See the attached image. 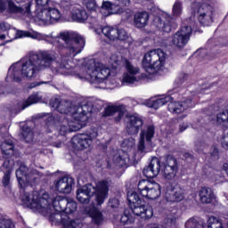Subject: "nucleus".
Here are the masks:
<instances>
[{"label": "nucleus", "mask_w": 228, "mask_h": 228, "mask_svg": "<svg viewBox=\"0 0 228 228\" xmlns=\"http://www.w3.org/2000/svg\"><path fill=\"white\" fill-rule=\"evenodd\" d=\"M21 136L27 143L33 142V132L31 131V128L28 126H24V129L21 132Z\"/></svg>", "instance_id": "38"}, {"label": "nucleus", "mask_w": 228, "mask_h": 228, "mask_svg": "<svg viewBox=\"0 0 228 228\" xmlns=\"http://www.w3.org/2000/svg\"><path fill=\"white\" fill-rule=\"evenodd\" d=\"M160 170L161 162L159 161V159L153 158L150 165L143 169L142 173L145 177L151 179L152 177H156Z\"/></svg>", "instance_id": "22"}, {"label": "nucleus", "mask_w": 228, "mask_h": 228, "mask_svg": "<svg viewBox=\"0 0 228 228\" xmlns=\"http://www.w3.org/2000/svg\"><path fill=\"white\" fill-rule=\"evenodd\" d=\"M186 156H190V154H186Z\"/></svg>", "instance_id": "58"}, {"label": "nucleus", "mask_w": 228, "mask_h": 228, "mask_svg": "<svg viewBox=\"0 0 228 228\" xmlns=\"http://www.w3.org/2000/svg\"><path fill=\"white\" fill-rule=\"evenodd\" d=\"M217 122L224 127H228V111H223L218 113Z\"/></svg>", "instance_id": "37"}, {"label": "nucleus", "mask_w": 228, "mask_h": 228, "mask_svg": "<svg viewBox=\"0 0 228 228\" xmlns=\"http://www.w3.org/2000/svg\"><path fill=\"white\" fill-rule=\"evenodd\" d=\"M187 128H188V125L184 123L180 125V133H183V131H186Z\"/></svg>", "instance_id": "51"}, {"label": "nucleus", "mask_w": 228, "mask_h": 228, "mask_svg": "<svg viewBox=\"0 0 228 228\" xmlns=\"http://www.w3.org/2000/svg\"><path fill=\"white\" fill-rule=\"evenodd\" d=\"M174 96H162L157 100H151L148 102V106L149 108H153V110H159V108H161V106H165L167 102H169L168 110L176 115L186 111L188 108H193V102H191V99H188V96H183V99L185 100L181 102H174Z\"/></svg>", "instance_id": "7"}, {"label": "nucleus", "mask_w": 228, "mask_h": 228, "mask_svg": "<svg viewBox=\"0 0 228 228\" xmlns=\"http://www.w3.org/2000/svg\"><path fill=\"white\" fill-rule=\"evenodd\" d=\"M0 228H15V224L12 220L0 216Z\"/></svg>", "instance_id": "41"}, {"label": "nucleus", "mask_w": 228, "mask_h": 228, "mask_svg": "<svg viewBox=\"0 0 228 228\" xmlns=\"http://www.w3.org/2000/svg\"><path fill=\"white\" fill-rule=\"evenodd\" d=\"M120 222L124 225H130L131 224H134V217L129 214V211L126 210L120 217Z\"/></svg>", "instance_id": "36"}, {"label": "nucleus", "mask_w": 228, "mask_h": 228, "mask_svg": "<svg viewBox=\"0 0 228 228\" xmlns=\"http://www.w3.org/2000/svg\"><path fill=\"white\" fill-rule=\"evenodd\" d=\"M201 54H206V50H201Z\"/></svg>", "instance_id": "57"}, {"label": "nucleus", "mask_w": 228, "mask_h": 228, "mask_svg": "<svg viewBox=\"0 0 228 228\" xmlns=\"http://www.w3.org/2000/svg\"><path fill=\"white\" fill-rule=\"evenodd\" d=\"M34 38V40H45L63 51L64 55L60 61H56L58 54L53 50H43L37 53H30L26 59L13 63L8 70L6 81L12 83L26 79H33L37 76L40 70L52 69L53 72L61 74V76H77L79 79L89 81L94 85L95 88L105 90L108 87V81L117 76L118 53H114L110 58L111 67L92 60L87 67L80 69L73 66L69 62L74 56L81 53L85 49V37L74 32L64 31L57 36L53 34L45 35L37 31L18 30L16 38ZM77 70L79 72L77 73Z\"/></svg>", "instance_id": "1"}, {"label": "nucleus", "mask_w": 228, "mask_h": 228, "mask_svg": "<svg viewBox=\"0 0 228 228\" xmlns=\"http://www.w3.org/2000/svg\"><path fill=\"white\" fill-rule=\"evenodd\" d=\"M199 197L202 204H211L215 200L213 190L208 187H203L199 191Z\"/></svg>", "instance_id": "24"}, {"label": "nucleus", "mask_w": 228, "mask_h": 228, "mask_svg": "<svg viewBox=\"0 0 228 228\" xmlns=\"http://www.w3.org/2000/svg\"><path fill=\"white\" fill-rule=\"evenodd\" d=\"M165 200L167 202H181L184 200L183 190L175 189L173 186H167L165 189Z\"/></svg>", "instance_id": "21"}, {"label": "nucleus", "mask_w": 228, "mask_h": 228, "mask_svg": "<svg viewBox=\"0 0 228 228\" xmlns=\"http://www.w3.org/2000/svg\"><path fill=\"white\" fill-rule=\"evenodd\" d=\"M21 201L27 208L42 215H49L50 221L55 225H62L63 228H82L83 224L79 220H72L64 214L67 198L53 196L49 199L47 192L33 191L25 192L20 196Z\"/></svg>", "instance_id": "2"}, {"label": "nucleus", "mask_w": 228, "mask_h": 228, "mask_svg": "<svg viewBox=\"0 0 228 228\" xmlns=\"http://www.w3.org/2000/svg\"><path fill=\"white\" fill-rule=\"evenodd\" d=\"M120 6H129V4L131 3L130 0H116Z\"/></svg>", "instance_id": "48"}, {"label": "nucleus", "mask_w": 228, "mask_h": 228, "mask_svg": "<svg viewBox=\"0 0 228 228\" xmlns=\"http://www.w3.org/2000/svg\"><path fill=\"white\" fill-rule=\"evenodd\" d=\"M118 39L121 41H127L128 45H131V37L127 35V32L126 30L120 28L118 29Z\"/></svg>", "instance_id": "40"}, {"label": "nucleus", "mask_w": 228, "mask_h": 228, "mask_svg": "<svg viewBox=\"0 0 228 228\" xmlns=\"http://www.w3.org/2000/svg\"><path fill=\"white\" fill-rule=\"evenodd\" d=\"M106 117H110V115H117L115 117L116 122H120L124 117H126V131L129 134H138L139 129L143 126V120L140 116L129 115L127 113V109L124 105H112L105 109Z\"/></svg>", "instance_id": "6"}, {"label": "nucleus", "mask_w": 228, "mask_h": 228, "mask_svg": "<svg viewBox=\"0 0 228 228\" xmlns=\"http://www.w3.org/2000/svg\"><path fill=\"white\" fill-rule=\"evenodd\" d=\"M191 36V27L184 26L182 27L180 30H178L172 38L173 45L175 47H184L186 44H188V40H190V37Z\"/></svg>", "instance_id": "18"}, {"label": "nucleus", "mask_w": 228, "mask_h": 228, "mask_svg": "<svg viewBox=\"0 0 228 228\" xmlns=\"http://www.w3.org/2000/svg\"><path fill=\"white\" fill-rule=\"evenodd\" d=\"M40 85H47V82H39V83L31 84L30 88H35V86H40Z\"/></svg>", "instance_id": "50"}, {"label": "nucleus", "mask_w": 228, "mask_h": 228, "mask_svg": "<svg viewBox=\"0 0 228 228\" xmlns=\"http://www.w3.org/2000/svg\"><path fill=\"white\" fill-rule=\"evenodd\" d=\"M2 153L4 158L13 156V142L12 140H5L1 144Z\"/></svg>", "instance_id": "32"}, {"label": "nucleus", "mask_w": 228, "mask_h": 228, "mask_svg": "<svg viewBox=\"0 0 228 228\" xmlns=\"http://www.w3.org/2000/svg\"><path fill=\"white\" fill-rule=\"evenodd\" d=\"M212 181H215L216 183H224V178L220 176L218 174L212 176Z\"/></svg>", "instance_id": "47"}, {"label": "nucleus", "mask_w": 228, "mask_h": 228, "mask_svg": "<svg viewBox=\"0 0 228 228\" xmlns=\"http://www.w3.org/2000/svg\"><path fill=\"white\" fill-rule=\"evenodd\" d=\"M172 13L174 17H180L183 14V2L176 0L173 5Z\"/></svg>", "instance_id": "35"}, {"label": "nucleus", "mask_w": 228, "mask_h": 228, "mask_svg": "<svg viewBox=\"0 0 228 228\" xmlns=\"http://www.w3.org/2000/svg\"><path fill=\"white\" fill-rule=\"evenodd\" d=\"M77 210V203L72 199H67V203L64 207V215H72Z\"/></svg>", "instance_id": "34"}, {"label": "nucleus", "mask_w": 228, "mask_h": 228, "mask_svg": "<svg viewBox=\"0 0 228 228\" xmlns=\"http://www.w3.org/2000/svg\"><path fill=\"white\" fill-rule=\"evenodd\" d=\"M6 39V35L2 34L0 35V40H5Z\"/></svg>", "instance_id": "53"}, {"label": "nucleus", "mask_w": 228, "mask_h": 228, "mask_svg": "<svg viewBox=\"0 0 228 228\" xmlns=\"http://www.w3.org/2000/svg\"><path fill=\"white\" fill-rule=\"evenodd\" d=\"M6 44V42L3 41L0 43V45H4Z\"/></svg>", "instance_id": "55"}, {"label": "nucleus", "mask_w": 228, "mask_h": 228, "mask_svg": "<svg viewBox=\"0 0 228 228\" xmlns=\"http://www.w3.org/2000/svg\"><path fill=\"white\" fill-rule=\"evenodd\" d=\"M177 170V159L172 156L166 157L162 167V173L165 179H167V181H173V179H175Z\"/></svg>", "instance_id": "17"}, {"label": "nucleus", "mask_w": 228, "mask_h": 228, "mask_svg": "<svg viewBox=\"0 0 228 228\" xmlns=\"http://www.w3.org/2000/svg\"><path fill=\"white\" fill-rule=\"evenodd\" d=\"M184 227L185 228H206V222L197 217H191L185 222Z\"/></svg>", "instance_id": "30"}, {"label": "nucleus", "mask_w": 228, "mask_h": 228, "mask_svg": "<svg viewBox=\"0 0 228 228\" xmlns=\"http://www.w3.org/2000/svg\"><path fill=\"white\" fill-rule=\"evenodd\" d=\"M61 6L63 8L66 15L72 17V19L77 22H85V20L88 19L86 11L81 8V5L72 4L70 0H62Z\"/></svg>", "instance_id": "15"}, {"label": "nucleus", "mask_w": 228, "mask_h": 228, "mask_svg": "<svg viewBox=\"0 0 228 228\" xmlns=\"http://www.w3.org/2000/svg\"><path fill=\"white\" fill-rule=\"evenodd\" d=\"M85 4L89 12H95L97 10V4L95 3V0H86Z\"/></svg>", "instance_id": "42"}, {"label": "nucleus", "mask_w": 228, "mask_h": 228, "mask_svg": "<svg viewBox=\"0 0 228 228\" xmlns=\"http://www.w3.org/2000/svg\"><path fill=\"white\" fill-rule=\"evenodd\" d=\"M198 19L202 26H211L213 24V12L207 6L198 8Z\"/></svg>", "instance_id": "23"}, {"label": "nucleus", "mask_w": 228, "mask_h": 228, "mask_svg": "<svg viewBox=\"0 0 228 228\" xmlns=\"http://www.w3.org/2000/svg\"><path fill=\"white\" fill-rule=\"evenodd\" d=\"M63 145V143L60 142V143H57L55 145V147H57V149H60V147H61Z\"/></svg>", "instance_id": "54"}, {"label": "nucleus", "mask_w": 228, "mask_h": 228, "mask_svg": "<svg viewBox=\"0 0 228 228\" xmlns=\"http://www.w3.org/2000/svg\"><path fill=\"white\" fill-rule=\"evenodd\" d=\"M86 213L89 214V216L92 218V222L94 225H102V224H104V216H102V212H101V210L95 208L91 209L86 208Z\"/></svg>", "instance_id": "26"}, {"label": "nucleus", "mask_w": 228, "mask_h": 228, "mask_svg": "<svg viewBox=\"0 0 228 228\" xmlns=\"http://www.w3.org/2000/svg\"><path fill=\"white\" fill-rule=\"evenodd\" d=\"M118 204H119L118 200H117V199H115V198L110 200L109 206H110V208H118Z\"/></svg>", "instance_id": "46"}, {"label": "nucleus", "mask_w": 228, "mask_h": 228, "mask_svg": "<svg viewBox=\"0 0 228 228\" xmlns=\"http://www.w3.org/2000/svg\"><path fill=\"white\" fill-rule=\"evenodd\" d=\"M126 55L127 56V54H129V51L128 50H125Z\"/></svg>", "instance_id": "56"}, {"label": "nucleus", "mask_w": 228, "mask_h": 228, "mask_svg": "<svg viewBox=\"0 0 228 228\" xmlns=\"http://www.w3.org/2000/svg\"><path fill=\"white\" fill-rule=\"evenodd\" d=\"M221 145L223 149L228 151V132L223 135L220 140Z\"/></svg>", "instance_id": "43"}, {"label": "nucleus", "mask_w": 228, "mask_h": 228, "mask_svg": "<svg viewBox=\"0 0 228 228\" xmlns=\"http://www.w3.org/2000/svg\"><path fill=\"white\" fill-rule=\"evenodd\" d=\"M31 0H6V2L0 0V12L31 19Z\"/></svg>", "instance_id": "9"}, {"label": "nucleus", "mask_w": 228, "mask_h": 228, "mask_svg": "<svg viewBox=\"0 0 228 228\" xmlns=\"http://www.w3.org/2000/svg\"><path fill=\"white\" fill-rule=\"evenodd\" d=\"M51 108L57 110L59 113H64L65 115H69L74 121H69V119H64L61 127L59 128V133L61 135L67 134V133H72L73 131H79L83 125L86 121V112L83 107H78L76 111V107H72L70 102L65 100H61L60 98H52L50 101Z\"/></svg>", "instance_id": "3"}, {"label": "nucleus", "mask_w": 228, "mask_h": 228, "mask_svg": "<svg viewBox=\"0 0 228 228\" xmlns=\"http://www.w3.org/2000/svg\"><path fill=\"white\" fill-rule=\"evenodd\" d=\"M224 220V227L228 228V215L222 217Z\"/></svg>", "instance_id": "52"}, {"label": "nucleus", "mask_w": 228, "mask_h": 228, "mask_svg": "<svg viewBox=\"0 0 228 228\" xmlns=\"http://www.w3.org/2000/svg\"><path fill=\"white\" fill-rule=\"evenodd\" d=\"M97 136H99L97 129H91L87 131L86 134L75 135L71 139V145L75 151H85V149H90L94 143V140H96Z\"/></svg>", "instance_id": "14"}, {"label": "nucleus", "mask_w": 228, "mask_h": 228, "mask_svg": "<svg viewBox=\"0 0 228 228\" xmlns=\"http://www.w3.org/2000/svg\"><path fill=\"white\" fill-rule=\"evenodd\" d=\"M153 26L165 33H170V31L175 28V23H174V19H172L168 13L163 12L162 14L154 17Z\"/></svg>", "instance_id": "16"}, {"label": "nucleus", "mask_w": 228, "mask_h": 228, "mask_svg": "<svg viewBox=\"0 0 228 228\" xmlns=\"http://www.w3.org/2000/svg\"><path fill=\"white\" fill-rule=\"evenodd\" d=\"M134 24L135 28H145L149 24V12H140L135 13L134 16Z\"/></svg>", "instance_id": "25"}, {"label": "nucleus", "mask_w": 228, "mask_h": 228, "mask_svg": "<svg viewBox=\"0 0 228 228\" xmlns=\"http://www.w3.org/2000/svg\"><path fill=\"white\" fill-rule=\"evenodd\" d=\"M207 228H226L225 224H224V219L216 217V216H210L207 220L206 224Z\"/></svg>", "instance_id": "31"}, {"label": "nucleus", "mask_w": 228, "mask_h": 228, "mask_svg": "<svg viewBox=\"0 0 228 228\" xmlns=\"http://www.w3.org/2000/svg\"><path fill=\"white\" fill-rule=\"evenodd\" d=\"M40 101H42V96L38 94V93L33 94L23 102L21 110H26V108H28L31 104H37V102H40Z\"/></svg>", "instance_id": "33"}, {"label": "nucleus", "mask_w": 228, "mask_h": 228, "mask_svg": "<svg viewBox=\"0 0 228 228\" xmlns=\"http://www.w3.org/2000/svg\"><path fill=\"white\" fill-rule=\"evenodd\" d=\"M55 190L59 193L69 194L72 191V186H74V178L69 176H63L54 182Z\"/></svg>", "instance_id": "20"}, {"label": "nucleus", "mask_w": 228, "mask_h": 228, "mask_svg": "<svg viewBox=\"0 0 228 228\" xmlns=\"http://www.w3.org/2000/svg\"><path fill=\"white\" fill-rule=\"evenodd\" d=\"M179 218V210L177 208H173L167 212V222H174Z\"/></svg>", "instance_id": "39"}, {"label": "nucleus", "mask_w": 228, "mask_h": 228, "mask_svg": "<svg viewBox=\"0 0 228 228\" xmlns=\"http://www.w3.org/2000/svg\"><path fill=\"white\" fill-rule=\"evenodd\" d=\"M36 1V15L34 21L38 26H49L56 24L63 19V14L58 9L60 4L53 0H35Z\"/></svg>", "instance_id": "4"}, {"label": "nucleus", "mask_w": 228, "mask_h": 228, "mask_svg": "<svg viewBox=\"0 0 228 228\" xmlns=\"http://www.w3.org/2000/svg\"><path fill=\"white\" fill-rule=\"evenodd\" d=\"M207 147H208V144H206V142H198L195 145V149L197 152H202L204 149H206Z\"/></svg>", "instance_id": "44"}, {"label": "nucleus", "mask_w": 228, "mask_h": 228, "mask_svg": "<svg viewBox=\"0 0 228 228\" xmlns=\"http://www.w3.org/2000/svg\"><path fill=\"white\" fill-rule=\"evenodd\" d=\"M119 7L117 4H113L110 2H103L102 5V13L104 15H113L115 13H118Z\"/></svg>", "instance_id": "29"}, {"label": "nucleus", "mask_w": 228, "mask_h": 228, "mask_svg": "<svg viewBox=\"0 0 228 228\" xmlns=\"http://www.w3.org/2000/svg\"><path fill=\"white\" fill-rule=\"evenodd\" d=\"M154 138V126H149L146 129L142 130L140 134L138 151L139 152H148L146 146L151 145V141Z\"/></svg>", "instance_id": "19"}, {"label": "nucleus", "mask_w": 228, "mask_h": 228, "mask_svg": "<svg viewBox=\"0 0 228 228\" xmlns=\"http://www.w3.org/2000/svg\"><path fill=\"white\" fill-rule=\"evenodd\" d=\"M0 172L4 173L3 184L4 186H9L10 184V175L12 174V165L10 160H5L0 167Z\"/></svg>", "instance_id": "27"}, {"label": "nucleus", "mask_w": 228, "mask_h": 228, "mask_svg": "<svg viewBox=\"0 0 228 228\" xmlns=\"http://www.w3.org/2000/svg\"><path fill=\"white\" fill-rule=\"evenodd\" d=\"M138 193L146 200H156L161 197V185L151 180H141L137 185Z\"/></svg>", "instance_id": "12"}, {"label": "nucleus", "mask_w": 228, "mask_h": 228, "mask_svg": "<svg viewBox=\"0 0 228 228\" xmlns=\"http://www.w3.org/2000/svg\"><path fill=\"white\" fill-rule=\"evenodd\" d=\"M167 61V53L157 48L147 52L142 58V65L148 74H156L163 70Z\"/></svg>", "instance_id": "8"}, {"label": "nucleus", "mask_w": 228, "mask_h": 228, "mask_svg": "<svg viewBox=\"0 0 228 228\" xmlns=\"http://www.w3.org/2000/svg\"><path fill=\"white\" fill-rule=\"evenodd\" d=\"M8 29H10V24L6 22L0 23V33L8 31Z\"/></svg>", "instance_id": "45"}, {"label": "nucleus", "mask_w": 228, "mask_h": 228, "mask_svg": "<svg viewBox=\"0 0 228 228\" xmlns=\"http://www.w3.org/2000/svg\"><path fill=\"white\" fill-rule=\"evenodd\" d=\"M110 182L106 180L100 181L96 183V187L92 183L86 184L79 188L77 191V199L81 204H88L90 197L95 193V200L98 206L104 204V200L108 199V191H110Z\"/></svg>", "instance_id": "5"}, {"label": "nucleus", "mask_w": 228, "mask_h": 228, "mask_svg": "<svg viewBox=\"0 0 228 228\" xmlns=\"http://www.w3.org/2000/svg\"><path fill=\"white\" fill-rule=\"evenodd\" d=\"M211 156H213V158H218V149L216 147L213 148V151H210Z\"/></svg>", "instance_id": "49"}, {"label": "nucleus", "mask_w": 228, "mask_h": 228, "mask_svg": "<svg viewBox=\"0 0 228 228\" xmlns=\"http://www.w3.org/2000/svg\"><path fill=\"white\" fill-rule=\"evenodd\" d=\"M134 139H125L121 144L122 151H119V156H114V163L118 167H126L129 163H134L136 161V150L134 149Z\"/></svg>", "instance_id": "10"}, {"label": "nucleus", "mask_w": 228, "mask_h": 228, "mask_svg": "<svg viewBox=\"0 0 228 228\" xmlns=\"http://www.w3.org/2000/svg\"><path fill=\"white\" fill-rule=\"evenodd\" d=\"M102 33L108 38V40H110V42H115V40H118V29L107 26L102 28Z\"/></svg>", "instance_id": "28"}, {"label": "nucleus", "mask_w": 228, "mask_h": 228, "mask_svg": "<svg viewBox=\"0 0 228 228\" xmlns=\"http://www.w3.org/2000/svg\"><path fill=\"white\" fill-rule=\"evenodd\" d=\"M127 200L133 215L135 216H140V218H143L144 220L151 218L153 215L152 208H151L149 205L142 204V199L138 193L135 191H128Z\"/></svg>", "instance_id": "11"}, {"label": "nucleus", "mask_w": 228, "mask_h": 228, "mask_svg": "<svg viewBox=\"0 0 228 228\" xmlns=\"http://www.w3.org/2000/svg\"><path fill=\"white\" fill-rule=\"evenodd\" d=\"M16 177L20 188H25L26 186H33L40 177V174L36 169H29L28 167L21 165L18 170H16Z\"/></svg>", "instance_id": "13"}]
</instances>
